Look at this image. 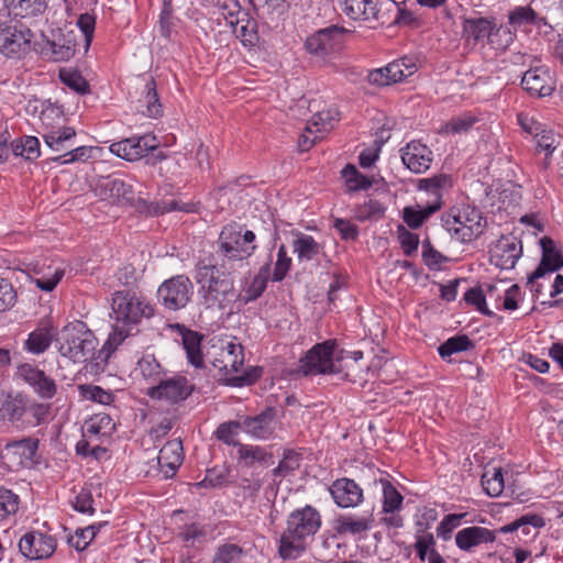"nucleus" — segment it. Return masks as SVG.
Here are the masks:
<instances>
[{
    "instance_id": "nucleus-1",
    "label": "nucleus",
    "mask_w": 563,
    "mask_h": 563,
    "mask_svg": "<svg viewBox=\"0 0 563 563\" xmlns=\"http://www.w3.org/2000/svg\"><path fill=\"white\" fill-rule=\"evenodd\" d=\"M154 309L145 297L132 290H118L112 295L110 317L114 320L113 330L103 345L107 354L114 352L125 339L134 335L136 327L145 318L153 316Z\"/></svg>"
},
{
    "instance_id": "nucleus-2",
    "label": "nucleus",
    "mask_w": 563,
    "mask_h": 563,
    "mask_svg": "<svg viewBox=\"0 0 563 563\" xmlns=\"http://www.w3.org/2000/svg\"><path fill=\"white\" fill-rule=\"evenodd\" d=\"M197 283L199 292L207 308L225 309L236 298L234 284L228 276L235 273L231 265L216 263H197Z\"/></svg>"
},
{
    "instance_id": "nucleus-3",
    "label": "nucleus",
    "mask_w": 563,
    "mask_h": 563,
    "mask_svg": "<svg viewBox=\"0 0 563 563\" xmlns=\"http://www.w3.org/2000/svg\"><path fill=\"white\" fill-rule=\"evenodd\" d=\"M321 523L320 512L310 505L291 511L280 537L279 555L283 559H292L305 552L308 540L314 537Z\"/></svg>"
},
{
    "instance_id": "nucleus-4",
    "label": "nucleus",
    "mask_w": 563,
    "mask_h": 563,
    "mask_svg": "<svg viewBox=\"0 0 563 563\" xmlns=\"http://www.w3.org/2000/svg\"><path fill=\"white\" fill-rule=\"evenodd\" d=\"M256 235L236 222L224 225L219 234L217 256L220 264L231 265L233 271L244 266V261L256 251Z\"/></svg>"
},
{
    "instance_id": "nucleus-5",
    "label": "nucleus",
    "mask_w": 563,
    "mask_h": 563,
    "mask_svg": "<svg viewBox=\"0 0 563 563\" xmlns=\"http://www.w3.org/2000/svg\"><path fill=\"white\" fill-rule=\"evenodd\" d=\"M59 341V353L75 363L87 362L95 355L96 338L81 321L66 324L60 331Z\"/></svg>"
},
{
    "instance_id": "nucleus-6",
    "label": "nucleus",
    "mask_w": 563,
    "mask_h": 563,
    "mask_svg": "<svg viewBox=\"0 0 563 563\" xmlns=\"http://www.w3.org/2000/svg\"><path fill=\"white\" fill-rule=\"evenodd\" d=\"M485 224L482 212L468 205L452 208L444 219V227L451 238L462 243L478 238L484 232Z\"/></svg>"
},
{
    "instance_id": "nucleus-7",
    "label": "nucleus",
    "mask_w": 563,
    "mask_h": 563,
    "mask_svg": "<svg viewBox=\"0 0 563 563\" xmlns=\"http://www.w3.org/2000/svg\"><path fill=\"white\" fill-rule=\"evenodd\" d=\"M394 5L390 0H343L342 10L354 21L386 24L390 22L389 12Z\"/></svg>"
},
{
    "instance_id": "nucleus-8",
    "label": "nucleus",
    "mask_w": 563,
    "mask_h": 563,
    "mask_svg": "<svg viewBox=\"0 0 563 563\" xmlns=\"http://www.w3.org/2000/svg\"><path fill=\"white\" fill-rule=\"evenodd\" d=\"M515 64L529 65L530 68L521 79L522 88L531 96L548 97L554 91V82L549 69L544 66H532L533 56L517 53L512 56Z\"/></svg>"
},
{
    "instance_id": "nucleus-9",
    "label": "nucleus",
    "mask_w": 563,
    "mask_h": 563,
    "mask_svg": "<svg viewBox=\"0 0 563 563\" xmlns=\"http://www.w3.org/2000/svg\"><path fill=\"white\" fill-rule=\"evenodd\" d=\"M33 33L18 22L0 24V53L7 57L20 58L32 48Z\"/></svg>"
},
{
    "instance_id": "nucleus-10",
    "label": "nucleus",
    "mask_w": 563,
    "mask_h": 563,
    "mask_svg": "<svg viewBox=\"0 0 563 563\" xmlns=\"http://www.w3.org/2000/svg\"><path fill=\"white\" fill-rule=\"evenodd\" d=\"M194 286L186 275H176L165 280L157 290L158 300L168 310H179L187 306L192 296Z\"/></svg>"
},
{
    "instance_id": "nucleus-11",
    "label": "nucleus",
    "mask_w": 563,
    "mask_h": 563,
    "mask_svg": "<svg viewBox=\"0 0 563 563\" xmlns=\"http://www.w3.org/2000/svg\"><path fill=\"white\" fill-rule=\"evenodd\" d=\"M333 352L334 343L331 341L316 344L299 360V372L305 376L336 373Z\"/></svg>"
},
{
    "instance_id": "nucleus-12",
    "label": "nucleus",
    "mask_w": 563,
    "mask_h": 563,
    "mask_svg": "<svg viewBox=\"0 0 563 563\" xmlns=\"http://www.w3.org/2000/svg\"><path fill=\"white\" fill-rule=\"evenodd\" d=\"M38 448V440L26 438L7 443L1 452L2 465L9 471H18L27 467Z\"/></svg>"
},
{
    "instance_id": "nucleus-13",
    "label": "nucleus",
    "mask_w": 563,
    "mask_h": 563,
    "mask_svg": "<svg viewBox=\"0 0 563 563\" xmlns=\"http://www.w3.org/2000/svg\"><path fill=\"white\" fill-rule=\"evenodd\" d=\"M344 33L345 30L338 25L327 26L308 36L305 47L312 55L325 57L340 48Z\"/></svg>"
},
{
    "instance_id": "nucleus-14",
    "label": "nucleus",
    "mask_w": 563,
    "mask_h": 563,
    "mask_svg": "<svg viewBox=\"0 0 563 563\" xmlns=\"http://www.w3.org/2000/svg\"><path fill=\"white\" fill-rule=\"evenodd\" d=\"M57 547L53 536L30 531L22 536L19 541V550L29 560H45L53 555Z\"/></svg>"
},
{
    "instance_id": "nucleus-15",
    "label": "nucleus",
    "mask_w": 563,
    "mask_h": 563,
    "mask_svg": "<svg viewBox=\"0 0 563 563\" xmlns=\"http://www.w3.org/2000/svg\"><path fill=\"white\" fill-rule=\"evenodd\" d=\"M194 390L185 376L162 377V379L148 388L147 395L153 399H164L170 402H178L187 399Z\"/></svg>"
},
{
    "instance_id": "nucleus-16",
    "label": "nucleus",
    "mask_w": 563,
    "mask_h": 563,
    "mask_svg": "<svg viewBox=\"0 0 563 563\" xmlns=\"http://www.w3.org/2000/svg\"><path fill=\"white\" fill-rule=\"evenodd\" d=\"M522 255V244L515 236L503 235L489 251V262L500 269H512Z\"/></svg>"
},
{
    "instance_id": "nucleus-17",
    "label": "nucleus",
    "mask_w": 563,
    "mask_h": 563,
    "mask_svg": "<svg viewBox=\"0 0 563 563\" xmlns=\"http://www.w3.org/2000/svg\"><path fill=\"white\" fill-rule=\"evenodd\" d=\"M241 431L247 433L252 438L267 440L274 435L276 409L267 407L265 410L255 416H244L240 419Z\"/></svg>"
},
{
    "instance_id": "nucleus-18",
    "label": "nucleus",
    "mask_w": 563,
    "mask_h": 563,
    "mask_svg": "<svg viewBox=\"0 0 563 563\" xmlns=\"http://www.w3.org/2000/svg\"><path fill=\"white\" fill-rule=\"evenodd\" d=\"M404 165L415 174L426 173L433 161L432 151L420 141H411L400 150Z\"/></svg>"
},
{
    "instance_id": "nucleus-19",
    "label": "nucleus",
    "mask_w": 563,
    "mask_h": 563,
    "mask_svg": "<svg viewBox=\"0 0 563 563\" xmlns=\"http://www.w3.org/2000/svg\"><path fill=\"white\" fill-rule=\"evenodd\" d=\"M329 492L336 506L341 508L356 507L364 500L363 488L354 479L347 477L335 479Z\"/></svg>"
},
{
    "instance_id": "nucleus-20",
    "label": "nucleus",
    "mask_w": 563,
    "mask_h": 563,
    "mask_svg": "<svg viewBox=\"0 0 563 563\" xmlns=\"http://www.w3.org/2000/svg\"><path fill=\"white\" fill-rule=\"evenodd\" d=\"M19 373L40 398L47 400L56 395L57 385L44 371L30 364H23L20 366Z\"/></svg>"
},
{
    "instance_id": "nucleus-21",
    "label": "nucleus",
    "mask_w": 563,
    "mask_h": 563,
    "mask_svg": "<svg viewBox=\"0 0 563 563\" xmlns=\"http://www.w3.org/2000/svg\"><path fill=\"white\" fill-rule=\"evenodd\" d=\"M373 512L363 516L340 515L333 521V530L338 536H364L374 527Z\"/></svg>"
},
{
    "instance_id": "nucleus-22",
    "label": "nucleus",
    "mask_w": 563,
    "mask_h": 563,
    "mask_svg": "<svg viewBox=\"0 0 563 563\" xmlns=\"http://www.w3.org/2000/svg\"><path fill=\"white\" fill-rule=\"evenodd\" d=\"M542 257L537 269L528 277V283L543 277L548 272H556L563 267V255L556 249L554 241L548 236L540 240Z\"/></svg>"
},
{
    "instance_id": "nucleus-23",
    "label": "nucleus",
    "mask_w": 563,
    "mask_h": 563,
    "mask_svg": "<svg viewBox=\"0 0 563 563\" xmlns=\"http://www.w3.org/2000/svg\"><path fill=\"white\" fill-rule=\"evenodd\" d=\"M508 24L515 32L518 30L528 32L530 26L537 29L551 27L547 18L538 13L531 5H518L510 10L508 12Z\"/></svg>"
},
{
    "instance_id": "nucleus-24",
    "label": "nucleus",
    "mask_w": 563,
    "mask_h": 563,
    "mask_svg": "<svg viewBox=\"0 0 563 563\" xmlns=\"http://www.w3.org/2000/svg\"><path fill=\"white\" fill-rule=\"evenodd\" d=\"M236 463L242 468L267 467L274 463L273 454L265 448L238 443Z\"/></svg>"
},
{
    "instance_id": "nucleus-25",
    "label": "nucleus",
    "mask_w": 563,
    "mask_h": 563,
    "mask_svg": "<svg viewBox=\"0 0 563 563\" xmlns=\"http://www.w3.org/2000/svg\"><path fill=\"white\" fill-rule=\"evenodd\" d=\"M184 460L183 443L172 440L164 444L157 456V464L165 478L173 477Z\"/></svg>"
},
{
    "instance_id": "nucleus-26",
    "label": "nucleus",
    "mask_w": 563,
    "mask_h": 563,
    "mask_svg": "<svg viewBox=\"0 0 563 563\" xmlns=\"http://www.w3.org/2000/svg\"><path fill=\"white\" fill-rule=\"evenodd\" d=\"M496 532L478 526L467 527L455 534V543L459 549L470 552L483 543L494 542L496 540Z\"/></svg>"
},
{
    "instance_id": "nucleus-27",
    "label": "nucleus",
    "mask_w": 563,
    "mask_h": 563,
    "mask_svg": "<svg viewBox=\"0 0 563 563\" xmlns=\"http://www.w3.org/2000/svg\"><path fill=\"white\" fill-rule=\"evenodd\" d=\"M545 525L544 519L536 514H527L518 518L517 520L500 527L497 532L499 533H512L515 532L519 540H525L526 537H530L532 530L534 538L538 534V529Z\"/></svg>"
},
{
    "instance_id": "nucleus-28",
    "label": "nucleus",
    "mask_w": 563,
    "mask_h": 563,
    "mask_svg": "<svg viewBox=\"0 0 563 563\" xmlns=\"http://www.w3.org/2000/svg\"><path fill=\"white\" fill-rule=\"evenodd\" d=\"M137 110L148 117L157 118L163 113V106L159 102V98L156 91V82L153 77L145 80L142 95L137 100Z\"/></svg>"
},
{
    "instance_id": "nucleus-29",
    "label": "nucleus",
    "mask_w": 563,
    "mask_h": 563,
    "mask_svg": "<svg viewBox=\"0 0 563 563\" xmlns=\"http://www.w3.org/2000/svg\"><path fill=\"white\" fill-rule=\"evenodd\" d=\"M45 145L53 152H67L74 144L76 131L71 126H59L41 132Z\"/></svg>"
},
{
    "instance_id": "nucleus-30",
    "label": "nucleus",
    "mask_w": 563,
    "mask_h": 563,
    "mask_svg": "<svg viewBox=\"0 0 563 563\" xmlns=\"http://www.w3.org/2000/svg\"><path fill=\"white\" fill-rule=\"evenodd\" d=\"M76 52V43L73 38H66L63 34L52 41L47 40L41 54L54 62L69 60Z\"/></svg>"
},
{
    "instance_id": "nucleus-31",
    "label": "nucleus",
    "mask_w": 563,
    "mask_h": 563,
    "mask_svg": "<svg viewBox=\"0 0 563 563\" xmlns=\"http://www.w3.org/2000/svg\"><path fill=\"white\" fill-rule=\"evenodd\" d=\"M494 19L487 18H464L462 22V36L466 42L474 43L488 41L493 30Z\"/></svg>"
},
{
    "instance_id": "nucleus-32",
    "label": "nucleus",
    "mask_w": 563,
    "mask_h": 563,
    "mask_svg": "<svg viewBox=\"0 0 563 563\" xmlns=\"http://www.w3.org/2000/svg\"><path fill=\"white\" fill-rule=\"evenodd\" d=\"M221 358L213 363L214 367L225 374L239 373L244 363L243 346L241 344L228 343L221 351Z\"/></svg>"
},
{
    "instance_id": "nucleus-33",
    "label": "nucleus",
    "mask_w": 563,
    "mask_h": 563,
    "mask_svg": "<svg viewBox=\"0 0 563 563\" xmlns=\"http://www.w3.org/2000/svg\"><path fill=\"white\" fill-rule=\"evenodd\" d=\"M9 14L20 18L37 16L47 8L48 0H3Z\"/></svg>"
},
{
    "instance_id": "nucleus-34",
    "label": "nucleus",
    "mask_w": 563,
    "mask_h": 563,
    "mask_svg": "<svg viewBox=\"0 0 563 563\" xmlns=\"http://www.w3.org/2000/svg\"><path fill=\"white\" fill-rule=\"evenodd\" d=\"M292 241L294 253L300 263L314 260L321 252V245L308 234L296 232Z\"/></svg>"
},
{
    "instance_id": "nucleus-35",
    "label": "nucleus",
    "mask_w": 563,
    "mask_h": 563,
    "mask_svg": "<svg viewBox=\"0 0 563 563\" xmlns=\"http://www.w3.org/2000/svg\"><path fill=\"white\" fill-rule=\"evenodd\" d=\"M202 339V334L192 330L185 329L181 332V341L184 350L186 351L187 360L197 368L203 366V355L201 352Z\"/></svg>"
},
{
    "instance_id": "nucleus-36",
    "label": "nucleus",
    "mask_w": 563,
    "mask_h": 563,
    "mask_svg": "<svg viewBox=\"0 0 563 563\" xmlns=\"http://www.w3.org/2000/svg\"><path fill=\"white\" fill-rule=\"evenodd\" d=\"M441 203L431 202L426 207H405L402 210L404 222L412 230L419 229L433 213L440 210Z\"/></svg>"
},
{
    "instance_id": "nucleus-37",
    "label": "nucleus",
    "mask_w": 563,
    "mask_h": 563,
    "mask_svg": "<svg viewBox=\"0 0 563 563\" xmlns=\"http://www.w3.org/2000/svg\"><path fill=\"white\" fill-rule=\"evenodd\" d=\"M386 76L391 78L394 84L405 80L412 76L417 70L416 59L410 56H405L400 59L394 60L385 66Z\"/></svg>"
},
{
    "instance_id": "nucleus-38",
    "label": "nucleus",
    "mask_w": 563,
    "mask_h": 563,
    "mask_svg": "<svg viewBox=\"0 0 563 563\" xmlns=\"http://www.w3.org/2000/svg\"><path fill=\"white\" fill-rule=\"evenodd\" d=\"M268 280H272L271 261L264 264L251 280L250 285L245 290L244 301H253L261 297L266 289Z\"/></svg>"
},
{
    "instance_id": "nucleus-39",
    "label": "nucleus",
    "mask_w": 563,
    "mask_h": 563,
    "mask_svg": "<svg viewBox=\"0 0 563 563\" xmlns=\"http://www.w3.org/2000/svg\"><path fill=\"white\" fill-rule=\"evenodd\" d=\"M110 152L118 157L129 162H134L142 158V150L137 136L129 137L114 142L110 145Z\"/></svg>"
},
{
    "instance_id": "nucleus-40",
    "label": "nucleus",
    "mask_w": 563,
    "mask_h": 563,
    "mask_svg": "<svg viewBox=\"0 0 563 563\" xmlns=\"http://www.w3.org/2000/svg\"><path fill=\"white\" fill-rule=\"evenodd\" d=\"M53 328H37L29 334L25 342L26 350L34 354L45 352L52 343L54 336Z\"/></svg>"
},
{
    "instance_id": "nucleus-41",
    "label": "nucleus",
    "mask_w": 563,
    "mask_h": 563,
    "mask_svg": "<svg viewBox=\"0 0 563 563\" xmlns=\"http://www.w3.org/2000/svg\"><path fill=\"white\" fill-rule=\"evenodd\" d=\"M516 32L511 29L509 24L507 25H496L493 23V30L489 34L487 43L492 48L497 51L507 49L515 41Z\"/></svg>"
},
{
    "instance_id": "nucleus-42",
    "label": "nucleus",
    "mask_w": 563,
    "mask_h": 563,
    "mask_svg": "<svg viewBox=\"0 0 563 563\" xmlns=\"http://www.w3.org/2000/svg\"><path fill=\"white\" fill-rule=\"evenodd\" d=\"M452 187V178L446 174L434 175L429 178H423L419 180L418 188L420 190H426L434 196L433 202H439L442 205V189H448Z\"/></svg>"
},
{
    "instance_id": "nucleus-43",
    "label": "nucleus",
    "mask_w": 563,
    "mask_h": 563,
    "mask_svg": "<svg viewBox=\"0 0 563 563\" xmlns=\"http://www.w3.org/2000/svg\"><path fill=\"white\" fill-rule=\"evenodd\" d=\"M65 274L64 268L60 266L47 267V272L38 271L32 277V282L36 285L37 288L44 291H52L57 284L60 282Z\"/></svg>"
},
{
    "instance_id": "nucleus-44",
    "label": "nucleus",
    "mask_w": 563,
    "mask_h": 563,
    "mask_svg": "<svg viewBox=\"0 0 563 563\" xmlns=\"http://www.w3.org/2000/svg\"><path fill=\"white\" fill-rule=\"evenodd\" d=\"M383 489V512L393 514L402 506L404 497L396 487L385 478L379 479Z\"/></svg>"
},
{
    "instance_id": "nucleus-45",
    "label": "nucleus",
    "mask_w": 563,
    "mask_h": 563,
    "mask_svg": "<svg viewBox=\"0 0 563 563\" xmlns=\"http://www.w3.org/2000/svg\"><path fill=\"white\" fill-rule=\"evenodd\" d=\"M209 7H219L222 10V15L231 26L243 23L249 15L247 12L242 10L238 0H219V3H209Z\"/></svg>"
},
{
    "instance_id": "nucleus-46",
    "label": "nucleus",
    "mask_w": 563,
    "mask_h": 563,
    "mask_svg": "<svg viewBox=\"0 0 563 563\" xmlns=\"http://www.w3.org/2000/svg\"><path fill=\"white\" fill-rule=\"evenodd\" d=\"M115 429V423L110 415L99 413L95 415L86 423V434L109 437Z\"/></svg>"
},
{
    "instance_id": "nucleus-47",
    "label": "nucleus",
    "mask_w": 563,
    "mask_h": 563,
    "mask_svg": "<svg viewBox=\"0 0 563 563\" xmlns=\"http://www.w3.org/2000/svg\"><path fill=\"white\" fill-rule=\"evenodd\" d=\"M137 368L142 376L153 385H156L165 376L163 367L152 354L142 356L137 362Z\"/></svg>"
},
{
    "instance_id": "nucleus-48",
    "label": "nucleus",
    "mask_w": 563,
    "mask_h": 563,
    "mask_svg": "<svg viewBox=\"0 0 563 563\" xmlns=\"http://www.w3.org/2000/svg\"><path fill=\"white\" fill-rule=\"evenodd\" d=\"M482 486L488 496H499L505 488L501 468L493 467L492 470H486L482 475Z\"/></svg>"
},
{
    "instance_id": "nucleus-49",
    "label": "nucleus",
    "mask_w": 563,
    "mask_h": 563,
    "mask_svg": "<svg viewBox=\"0 0 563 563\" xmlns=\"http://www.w3.org/2000/svg\"><path fill=\"white\" fill-rule=\"evenodd\" d=\"M474 347L473 341L465 334H460L448 339L443 342L438 352L443 360L460 352H464Z\"/></svg>"
},
{
    "instance_id": "nucleus-50",
    "label": "nucleus",
    "mask_w": 563,
    "mask_h": 563,
    "mask_svg": "<svg viewBox=\"0 0 563 563\" xmlns=\"http://www.w3.org/2000/svg\"><path fill=\"white\" fill-rule=\"evenodd\" d=\"M341 174L345 180L349 191L366 190L373 185L372 180L367 176L361 174L352 164H347L342 169Z\"/></svg>"
},
{
    "instance_id": "nucleus-51",
    "label": "nucleus",
    "mask_w": 563,
    "mask_h": 563,
    "mask_svg": "<svg viewBox=\"0 0 563 563\" xmlns=\"http://www.w3.org/2000/svg\"><path fill=\"white\" fill-rule=\"evenodd\" d=\"M12 152L27 161H34L41 155L40 141L35 136H25L19 142L12 143Z\"/></svg>"
},
{
    "instance_id": "nucleus-52",
    "label": "nucleus",
    "mask_w": 563,
    "mask_h": 563,
    "mask_svg": "<svg viewBox=\"0 0 563 563\" xmlns=\"http://www.w3.org/2000/svg\"><path fill=\"white\" fill-rule=\"evenodd\" d=\"M78 391L81 398L101 405H110L114 399L112 393L97 385L81 384L78 386Z\"/></svg>"
},
{
    "instance_id": "nucleus-53",
    "label": "nucleus",
    "mask_w": 563,
    "mask_h": 563,
    "mask_svg": "<svg viewBox=\"0 0 563 563\" xmlns=\"http://www.w3.org/2000/svg\"><path fill=\"white\" fill-rule=\"evenodd\" d=\"M241 26L238 25L232 26L233 32L236 34L244 46H255L258 43L260 36L257 32V22L253 19H250L247 15L243 23H240Z\"/></svg>"
},
{
    "instance_id": "nucleus-54",
    "label": "nucleus",
    "mask_w": 563,
    "mask_h": 563,
    "mask_svg": "<svg viewBox=\"0 0 563 563\" xmlns=\"http://www.w3.org/2000/svg\"><path fill=\"white\" fill-rule=\"evenodd\" d=\"M26 410L25 397L21 394L9 396L2 404L1 411L10 421H16L22 418Z\"/></svg>"
},
{
    "instance_id": "nucleus-55",
    "label": "nucleus",
    "mask_w": 563,
    "mask_h": 563,
    "mask_svg": "<svg viewBox=\"0 0 563 563\" xmlns=\"http://www.w3.org/2000/svg\"><path fill=\"white\" fill-rule=\"evenodd\" d=\"M292 260L288 255L287 247L280 244L277 250V258L271 272L272 282L279 283L284 280L291 268Z\"/></svg>"
},
{
    "instance_id": "nucleus-56",
    "label": "nucleus",
    "mask_w": 563,
    "mask_h": 563,
    "mask_svg": "<svg viewBox=\"0 0 563 563\" xmlns=\"http://www.w3.org/2000/svg\"><path fill=\"white\" fill-rule=\"evenodd\" d=\"M59 79L79 95H86L90 91L88 81L76 70L60 69Z\"/></svg>"
},
{
    "instance_id": "nucleus-57",
    "label": "nucleus",
    "mask_w": 563,
    "mask_h": 563,
    "mask_svg": "<svg viewBox=\"0 0 563 563\" xmlns=\"http://www.w3.org/2000/svg\"><path fill=\"white\" fill-rule=\"evenodd\" d=\"M230 468L227 465L214 466L207 470L203 481L197 485L203 487H222L229 483Z\"/></svg>"
},
{
    "instance_id": "nucleus-58",
    "label": "nucleus",
    "mask_w": 563,
    "mask_h": 563,
    "mask_svg": "<svg viewBox=\"0 0 563 563\" xmlns=\"http://www.w3.org/2000/svg\"><path fill=\"white\" fill-rule=\"evenodd\" d=\"M20 505L19 496L11 489L0 487V521L7 519L9 516L14 515Z\"/></svg>"
},
{
    "instance_id": "nucleus-59",
    "label": "nucleus",
    "mask_w": 563,
    "mask_h": 563,
    "mask_svg": "<svg viewBox=\"0 0 563 563\" xmlns=\"http://www.w3.org/2000/svg\"><path fill=\"white\" fill-rule=\"evenodd\" d=\"M477 122V118L471 113H462L457 117L452 118L443 126L445 133L461 134L466 133Z\"/></svg>"
},
{
    "instance_id": "nucleus-60",
    "label": "nucleus",
    "mask_w": 563,
    "mask_h": 563,
    "mask_svg": "<svg viewBox=\"0 0 563 563\" xmlns=\"http://www.w3.org/2000/svg\"><path fill=\"white\" fill-rule=\"evenodd\" d=\"M239 430H241L240 420L223 422L218 426L214 431V437L219 441L228 445H233L238 449V443L240 442L235 440V437L238 435Z\"/></svg>"
},
{
    "instance_id": "nucleus-61",
    "label": "nucleus",
    "mask_w": 563,
    "mask_h": 563,
    "mask_svg": "<svg viewBox=\"0 0 563 563\" xmlns=\"http://www.w3.org/2000/svg\"><path fill=\"white\" fill-rule=\"evenodd\" d=\"M91 146H71L64 154L51 157V159L62 165L71 164L75 162H86L91 157Z\"/></svg>"
},
{
    "instance_id": "nucleus-62",
    "label": "nucleus",
    "mask_w": 563,
    "mask_h": 563,
    "mask_svg": "<svg viewBox=\"0 0 563 563\" xmlns=\"http://www.w3.org/2000/svg\"><path fill=\"white\" fill-rule=\"evenodd\" d=\"M242 554L240 545L225 543L217 549L212 563H241Z\"/></svg>"
},
{
    "instance_id": "nucleus-63",
    "label": "nucleus",
    "mask_w": 563,
    "mask_h": 563,
    "mask_svg": "<svg viewBox=\"0 0 563 563\" xmlns=\"http://www.w3.org/2000/svg\"><path fill=\"white\" fill-rule=\"evenodd\" d=\"M43 131L56 129L62 126L59 123L64 121V113L62 107L48 103L41 112L40 115Z\"/></svg>"
},
{
    "instance_id": "nucleus-64",
    "label": "nucleus",
    "mask_w": 563,
    "mask_h": 563,
    "mask_svg": "<svg viewBox=\"0 0 563 563\" xmlns=\"http://www.w3.org/2000/svg\"><path fill=\"white\" fill-rule=\"evenodd\" d=\"M397 236L406 256H411L417 252L419 246L418 234L410 232L406 227L399 224L397 227Z\"/></svg>"
}]
</instances>
